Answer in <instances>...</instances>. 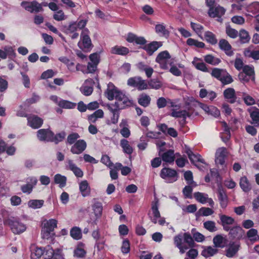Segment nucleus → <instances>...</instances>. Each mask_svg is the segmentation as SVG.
<instances>
[{"mask_svg": "<svg viewBox=\"0 0 259 259\" xmlns=\"http://www.w3.org/2000/svg\"><path fill=\"white\" fill-rule=\"evenodd\" d=\"M191 27L192 29L198 34L199 36H201L204 27L202 25L194 22H191Z\"/></svg>", "mask_w": 259, "mask_h": 259, "instance_id": "nucleus-60", "label": "nucleus"}, {"mask_svg": "<svg viewBox=\"0 0 259 259\" xmlns=\"http://www.w3.org/2000/svg\"><path fill=\"white\" fill-rule=\"evenodd\" d=\"M87 144L84 140H77L71 147L70 151L73 154H80L86 149Z\"/></svg>", "mask_w": 259, "mask_h": 259, "instance_id": "nucleus-15", "label": "nucleus"}, {"mask_svg": "<svg viewBox=\"0 0 259 259\" xmlns=\"http://www.w3.org/2000/svg\"><path fill=\"white\" fill-rule=\"evenodd\" d=\"M94 203L92 205V209L94 211V214L97 219H100L103 212V205L101 202L97 200V199H94Z\"/></svg>", "mask_w": 259, "mask_h": 259, "instance_id": "nucleus-30", "label": "nucleus"}, {"mask_svg": "<svg viewBox=\"0 0 259 259\" xmlns=\"http://www.w3.org/2000/svg\"><path fill=\"white\" fill-rule=\"evenodd\" d=\"M76 67L77 70H79L81 68L80 70L84 74L94 73L97 69V65L91 62L88 63L87 67L79 64H77Z\"/></svg>", "mask_w": 259, "mask_h": 259, "instance_id": "nucleus-25", "label": "nucleus"}, {"mask_svg": "<svg viewBox=\"0 0 259 259\" xmlns=\"http://www.w3.org/2000/svg\"><path fill=\"white\" fill-rule=\"evenodd\" d=\"M219 47L227 56H232L234 54L231 45L226 39H221L219 42Z\"/></svg>", "mask_w": 259, "mask_h": 259, "instance_id": "nucleus-22", "label": "nucleus"}, {"mask_svg": "<svg viewBox=\"0 0 259 259\" xmlns=\"http://www.w3.org/2000/svg\"><path fill=\"white\" fill-rule=\"evenodd\" d=\"M44 123V120L41 117L34 114H30L28 116L27 125L33 129H38Z\"/></svg>", "mask_w": 259, "mask_h": 259, "instance_id": "nucleus-14", "label": "nucleus"}, {"mask_svg": "<svg viewBox=\"0 0 259 259\" xmlns=\"http://www.w3.org/2000/svg\"><path fill=\"white\" fill-rule=\"evenodd\" d=\"M37 183V179L36 178H28L27 179V184L22 185L21 190L24 193L30 194Z\"/></svg>", "mask_w": 259, "mask_h": 259, "instance_id": "nucleus-19", "label": "nucleus"}, {"mask_svg": "<svg viewBox=\"0 0 259 259\" xmlns=\"http://www.w3.org/2000/svg\"><path fill=\"white\" fill-rule=\"evenodd\" d=\"M239 40L241 44L249 42L250 37L248 32L244 29H241L238 32Z\"/></svg>", "mask_w": 259, "mask_h": 259, "instance_id": "nucleus-42", "label": "nucleus"}, {"mask_svg": "<svg viewBox=\"0 0 259 259\" xmlns=\"http://www.w3.org/2000/svg\"><path fill=\"white\" fill-rule=\"evenodd\" d=\"M204 228L210 232H213L217 230L215 223L212 221H207L203 223Z\"/></svg>", "mask_w": 259, "mask_h": 259, "instance_id": "nucleus-58", "label": "nucleus"}, {"mask_svg": "<svg viewBox=\"0 0 259 259\" xmlns=\"http://www.w3.org/2000/svg\"><path fill=\"white\" fill-rule=\"evenodd\" d=\"M220 219L221 224L223 226V229L226 231H229L230 230L229 225L234 224L235 222L234 219L231 217L225 214H220Z\"/></svg>", "mask_w": 259, "mask_h": 259, "instance_id": "nucleus-23", "label": "nucleus"}, {"mask_svg": "<svg viewBox=\"0 0 259 259\" xmlns=\"http://www.w3.org/2000/svg\"><path fill=\"white\" fill-rule=\"evenodd\" d=\"M204 38L208 43L212 45H215L218 43L215 35L211 31H206L204 33Z\"/></svg>", "mask_w": 259, "mask_h": 259, "instance_id": "nucleus-47", "label": "nucleus"}, {"mask_svg": "<svg viewBox=\"0 0 259 259\" xmlns=\"http://www.w3.org/2000/svg\"><path fill=\"white\" fill-rule=\"evenodd\" d=\"M84 244L82 242H79L76 248L74 251V255L77 258H83L84 257L87 252L86 251L82 248L83 247Z\"/></svg>", "mask_w": 259, "mask_h": 259, "instance_id": "nucleus-43", "label": "nucleus"}, {"mask_svg": "<svg viewBox=\"0 0 259 259\" xmlns=\"http://www.w3.org/2000/svg\"><path fill=\"white\" fill-rule=\"evenodd\" d=\"M229 235L232 240H239L243 235L244 230L240 226H235L232 228H230Z\"/></svg>", "mask_w": 259, "mask_h": 259, "instance_id": "nucleus-24", "label": "nucleus"}, {"mask_svg": "<svg viewBox=\"0 0 259 259\" xmlns=\"http://www.w3.org/2000/svg\"><path fill=\"white\" fill-rule=\"evenodd\" d=\"M150 102L151 98L145 93L141 94L138 99V103L144 107H148L150 105Z\"/></svg>", "mask_w": 259, "mask_h": 259, "instance_id": "nucleus-41", "label": "nucleus"}, {"mask_svg": "<svg viewBox=\"0 0 259 259\" xmlns=\"http://www.w3.org/2000/svg\"><path fill=\"white\" fill-rule=\"evenodd\" d=\"M44 252L45 250L42 247L32 246L31 247V259H40Z\"/></svg>", "mask_w": 259, "mask_h": 259, "instance_id": "nucleus-37", "label": "nucleus"}, {"mask_svg": "<svg viewBox=\"0 0 259 259\" xmlns=\"http://www.w3.org/2000/svg\"><path fill=\"white\" fill-rule=\"evenodd\" d=\"M68 162V168L73 171L75 176L78 178H81L82 177L83 175V172L81 170V169L77 167L75 163H73V161L69 159L67 161Z\"/></svg>", "mask_w": 259, "mask_h": 259, "instance_id": "nucleus-35", "label": "nucleus"}, {"mask_svg": "<svg viewBox=\"0 0 259 259\" xmlns=\"http://www.w3.org/2000/svg\"><path fill=\"white\" fill-rule=\"evenodd\" d=\"M160 176L163 179H168L170 182H172L178 180V174L173 169L164 167L160 171Z\"/></svg>", "mask_w": 259, "mask_h": 259, "instance_id": "nucleus-10", "label": "nucleus"}, {"mask_svg": "<svg viewBox=\"0 0 259 259\" xmlns=\"http://www.w3.org/2000/svg\"><path fill=\"white\" fill-rule=\"evenodd\" d=\"M90 33L88 28L83 29L80 34V39L77 44L79 48L84 52H90L94 47Z\"/></svg>", "mask_w": 259, "mask_h": 259, "instance_id": "nucleus-4", "label": "nucleus"}, {"mask_svg": "<svg viewBox=\"0 0 259 259\" xmlns=\"http://www.w3.org/2000/svg\"><path fill=\"white\" fill-rule=\"evenodd\" d=\"M219 252V249L211 246H204L201 252V255L205 257L212 256Z\"/></svg>", "mask_w": 259, "mask_h": 259, "instance_id": "nucleus-36", "label": "nucleus"}, {"mask_svg": "<svg viewBox=\"0 0 259 259\" xmlns=\"http://www.w3.org/2000/svg\"><path fill=\"white\" fill-rule=\"evenodd\" d=\"M155 31L160 36L167 38L169 35V31L166 29L165 26L162 24H158L155 25Z\"/></svg>", "mask_w": 259, "mask_h": 259, "instance_id": "nucleus-44", "label": "nucleus"}, {"mask_svg": "<svg viewBox=\"0 0 259 259\" xmlns=\"http://www.w3.org/2000/svg\"><path fill=\"white\" fill-rule=\"evenodd\" d=\"M79 138L80 136L78 133L74 132L71 133L67 136L66 144L69 145L74 144Z\"/></svg>", "mask_w": 259, "mask_h": 259, "instance_id": "nucleus-52", "label": "nucleus"}, {"mask_svg": "<svg viewBox=\"0 0 259 259\" xmlns=\"http://www.w3.org/2000/svg\"><path fill=\"white\" fill-rule=\"evenodd\" d=\"M79 190L83 197L88 196L90 193V188L87 181H81L79 184Z\"/></svg>", "mask_w": 259, "mask_h": 259, "instance_id": "nucleus-46", "label": "nucleus"}, {"mask_svg": "<svg viewBox=\"0 0 259 259\" xmlns=\"http://www.w3.org/2000/svg\"><path fill=\"white\" fill-rule=\"evenodd\" d=\"M195 231L196 229L194 228L192 230V233H193V238H194L193 239H194L196 241L198 242H201L203 241L205 239L204 236L199 232H194Z\"/></svg>", "mask_w": 259, "mask_h": 259, "instance_id": "nucleus-62", "label": "nucleus"}, {"mask_svg": "<svg viewBox=\"0 0 259 259\" xmlns=\"http://www.w3.org/2000/svg\"><path fill=\"white\" fill-rule=\"evenodd\" d=\"M212 242L214 247L223 248L227 245L228 241L224 235L218 234L213 237Z\"/></svg>", "mask_w": 259, "mask_h": 259, "instance_id": "nucleus-20", "label": "nucleus"}, {"mask_svg": "<svg viewBox=\"0 0 259 259\" xmlns=\"http://www.w3.org/2000/svg\"><path fill=\"white\" fill-rule=\"evenodd\" d=\"M185 152L188 155V156L191 163L193 164L195 166H196L199 169H200V167L197 164H196V162H200L204 164L205 163L204 160L201 158V156L200 154H194L190 149V148L187 147V146H185Z\"/></svg>", "mask_w": 259, "mask_h": 259, "instance_id": "nucleus-12", "label": "nucleus"}, {"mask_svg": "<svg viewBox=\"0 0 259 259\" xmlns=\"http://www.w3.org/2000/svg\"><path fill=\"white\" fill-rule=\"evenodd\" d=\"M240 247L239 242H230L228 245V248L225 250V255L229 258L235 256Z\"/></svg>", "mask_w": 259, "mask_h": 259, "instance_id": "nucleus-18", "label": "nucleus"}, {"mask_svg": "<svg viewBox=\"0 0 259 259\" xmlns=\"http://www.w3.org/2000/svg\"><path fill=\"white\" fill-rule=\"evenodd\" d=\"M204 60L206 63L214 66L218 65L221 62L220 59L210 54L204 56Z\"/></svg>", "mask_w": 259, "mask_h": 259, "instance_id": "nucleus-48", "label": "nucleus"}, {"mask_svg": "<svg viewBox=\"0 0 259 259\" xmlns=\"http://www.w3.org/2000/svg\"><path fill=\"white\" fill-rule=\"evenodd\" d=\"M121 251L123 253L126 254L130 251V243L128 239H124L121 247Z\"/></svg>", "mask_w": 259, "mask_h": 259, "instance_id": "nucleus-63", "label": "nucleus"}, {"mask_svg": "<svg viewBox=\"0 0 259 259\" xmlns=\"http://www.w3.org/2000/svg\"><path fill=\"white\" fill-rule=\"evenodd\" d=\"M226 10L220 6L211 8L208 9V14L210 17L217 18V21L220 23L223 22L222 17L225 14Z\"/></svg>", "mask_w": 259, "mask_h": 259, "instance_id": "nucleus-11", "label": "nucleus"}, {"mask_svg": "<svg viewBox=\"0 0 259 259\" xmlns=\"http://www.w3.org/2000/svg\"><path fill=\"white\" fill-rule=\"evenodd\" d=\"M70 236L75 240H79L82 238L81 230L78 227H73L70 231Z\"/></svg>", "mask_w": 259, "mask_h": 259, "instance_id": "nucleus-49", "label": "nucleus"}, {"mask_svg": "<svg viewBox=\"0 0 259 259\" xmlns=\"http://www.w3.org/2000/svg\"><path fill=\"white\" fill-rule=\"evenodd\" d=\"M66 136V133L64 131H62L60 133L54 135L53 132V137L51 138V142H54L56 144L62 141Z\"/></svg>", "mask_w": 259, "mask_h": 259, "instance_id": "nucleus-53", "label": "nucleus"}, {"mask_svg": "<svg viewBox=\"0 0 259 259\" xmlns=\"http://www.w3.org/2000/svg\"><path fill=\"white\" fill-rule=\"evenodd\" d=\"M76 103L69 101L65 100H60L58 102V106L62 108L73 109L76 107Z\"/></svg>", "mask_w": 259, "mask_h": 259, "instance_id": "nucleus-50", "label": "nucleus"}, {"mask_svg": "<svg viewBox=\"0 0 259 259\" xmlns=\"http://www.w3.org/2000/svg\"><path fill=\"white\" fill-rule=\"evenodd\" d=\"M127 84L131 87L137 88L138 90L142 91L148 89V84L140 76L131 77L127 80Z\"/></svg>", "mask_w": 259, "mask_h": 259, "instance_id": "nucleus-9", "label": "nucleus"}, {"mask_svg": "<svg viewBox=\"0 0 259 259\" xmlns=\"http://www.w3.org/2000/svg\"><path fill=\"white\" fill-rule=\"evenodd\" d=\"M210 74L212 77L220 80L223 85L230 84L234 81L232 76L224 69L213 68Z\"/></svg>", "mask_w": 259, "mask_h": 259, "instance_id": "nucleus-5", "label": "nucleus"}, {"mask_svg": "<svg viewBox=\"0 0 259 259\" xmlns=\"http://www.w3.org/2000/svg\"><path fill=\"white\" fill-rule=\"evenodd\" d=\"M44 202L42 200H30L28 201V205L29 207L34 209L39 208L42 206Z\"/></svg>", "mask_w": 259, "mask_h": 259, "instance_id": "nucleus-57", "label": "nucleus"}, {"mask_svg": "<svg viewBox=\"0 0 259 259\" xmlns=\"http://www.w3.org/2000/svg\"><path fill=\"white\" fill-rule=\"evenodd\" d=\"M20 5L26 11H27L31 13H37L44 11L43 8H41L39 3L36 1H33L32 2L22 1Z\"/></svg>", "mask_w": 259, "mask_h": 259, "instance_id": "nucleus-8", "label": "nucleus"}, {"mask_svg": "<svg viewBox=\"0 0 259 259\" xmlns=\"http://www.w3.org/2000/svg\"><path fill=\"white\" fill-rule=\"evenodd\" d=\"M67 178L60 174H57L54 177V182L56 184H59L60 187L62 188L65 186L66 184Z\"/></svg>", "mask_w": 259, "mask_h": 259, "instance_id": "nucleus-51", "label": "nucleus"}, {"mask_svg": "<svg viewBox=\"0 0 259 259\" xmlns=\"http://www.w3.org/2000/svg\"><path fill=\"white\" fill-rule=\"evenodd\" d=\"M105 93L109 100L112 101L114 99H115L116 101L115 103L110 105L118 109H124L133 106L134 105L133 100L129 99L125 94L118 90L111 82L108 84V88Z\"/></svg>", "mask_w": 259, "mask_h": 259, "instance_id": "nucleus-1", "label": "nucleus"}, {"mask_svg": "<svg viewBox=\"0 0 259 259\" xmlns=\"http://www.w3.org/2000/svg\"><path fill=\"white\" fill-rule=\"evenodd\" d=\"M226 33L228 36L232 38H236L238 36V32L234 28H232L230 26L226 27Z\"/></svg>", "mask_w": 259, "mask_h": 259, "instance_id": "nucleus-59", "label": "nucleus"}, {"mask_svg": "<svg viewBox=\"0 0 259 259\" xmlns=\"http://www.w3.org/2000/svg\"><path fill=\"white\" fill-rule=\"evenodd\" d=\"M186 43L189 46H195L198 48H204L205 46L204 42L199 41L192 38H189L187 40Z\"/></svg>", "mask_w": 259, "mask_h": 259, "instance_id": "nucleus-54", "label": "nucleus"}, {"mask_svg": "<svg viewBox=\"0 0 259 259\" xmlns=\"http://www.w3.org/2000/svg\"><path fill=\"white\" fill-rule=\"evenodd\" d=\"M247 236L251 240H256L259 239L257 231L255 229H251L247 232Z\"/></svg>", "mask_w": 259, "mask_h": 259, "instance_id": "nucleus-61", "label": "nucleus"}, {"mask_svg": "<svg viewBox=\"0 0 259 259\" xmlns=\"http://www.w3.org/2000/svg\"><path fill=\"white\" fill-rule=\"evenodd\" d=\"M46 255L48 257H46L44 259H64L61 250L59 249L54 250L49 245L46 248Z\"/></svg>", "mask_w": 259, "mask_h": 259, "instance_id": "nucleus-16", "label": "nucleus"}, {"mask_svg": "<svg viewBox=\"0 0 259 259\" xmlns=\"http://www.w3.org/2000/svg\"><path fill=\"white\" fill-rule=\"evenodd\" d=\"M218 199L221 206L223 208H226L228 205V197L225 190L222 187L218 188Z\"/></svg>", "mask_w": 259, "mask_h": 259, "instance_id": "nucleus-27", "label": "nucleus"}, {"mask_svg": "<svg viewBox=\"0 0 259 259\" xmlns=\"http://www.w3.org/2000/svg\"><path fill=\"white\" fill-rule=\"evenodd\" d=\"M191 110V108L188 107V110H183L179 111H176L175 109L172 110V112L170 113V116L175 118H187V117H190L191 116L189 111Z\"/></svg>", "mask_w": 259, "mask_h": 259, "instance_id": "nucleus-33", "label": "nucleus"}, {"mask_svg": "<svg viewBox=\"0 0 259 259\" xmlns=\"http://www.w3.org/2000/svg\"><path fill=\"white\" fill-rule=\"evenodd\" d=\"M170 56L167 51L159 53L156 58L155 61L159 64L160 67L162 69H167V59H170Z\"/></svg>", "mask_w": 259, "mask_h": 259, "instance_id": "nucleus-13", "label": "nucleus"}, {"mask_svg": "<svg viewBox=\"0 0 259 259\" xmlns=\"http://www.w3.org/2000/svg\"><path fill=\"white\" fill-rule=\"evenodd\" d=\"M107 107L108 109L112 113V117L111 118V120L112 123L116 124L118 122V118L119 117L120 109L113 107L110 104H107Z\"/></svg>", "mask_w": 259, "mask_h": 259, "instance_id": "nucleus-38", "label": "nucleus"}, {"mask_svg": "<svg viewBox=\"0 0 259 259\" xmlns=\"http://www.w3.org/2000/svg\"><path fill=\"white\" fill-rule=\"evenodd\" d=\"M159 155L163 161L167 163H172L175 159L174 150L172 149H169L162 154L159 153Z\"/></svg>", "mask_w": 259, "mask_h": 259, "instance_id": "nucleus-34", "label": "nucleus"}, {"mask_svg": "<svg viewBox=\"0 0 259 259\" xmlns=\"http://www.w3.org/2000/svg\"><path fill=\"white\" fill-rule=\"evenodd\" d=\"M136 66L140 71L145 72L148 78L151 77L152 74L154 72V70L151 67L146 64L143 62H140L138 63Z\"/></svg>", "mask_w": 259, "mask_h": 259, "instance_id": "nucleus-26", "label": "nucleus"}, {"mask_svg": "<svg viewBox=\"0 0 259 259\" xmlns=\"http://www.w3.org/2000/svg\"><path fill=\"white\" fill-rule=\"evenodd\" d=\"M61 30L66 34L74 33L77 30L75 22H71L68 25H62L60 27Z\"/></svg>", "mask_w": 259, "mask_h": 259, "instance_id": "nucleus-40", "label": "nucleus"}, {"mask_svg": "<svg viewBox=\"0 0 259 259\" xmlns=\"http://www.w3.org/2000/svg\"><path fill=\"white\" fill-rule=\"evenodd\" d=\"M208 195L207 194H204L201 192H195L194 193V197L196 199V200L201 203H205L207 202V200L208 199Z\"/></svg>", "mask_w": 259, "mask_h": 259, "instance_id": "nucleus-56", "label": "nucleus"}, {"mask_svg": "<svg viewBox=\"0 0 259 259\" xmlns=\"http://www.w3.org/2000/svg\"><path fill=\"white\" fill-rule=\"evenodd\" d=\"M130 52L129 49L125 47L115 46L111 48L110 53L112 54L125 56Z\"/></svg>", "mask_w": 259, "mask_h": 259, "instance_id": "nucleus-32", "label": "nucleus"}, {"mask_svg": "<svg viewBox=\"0 0 259 259\" xmlns=\"http://www.w3.org/2000/svg\"><path fill=\"white\" fill-rule=\"evenodd\" d=\"M244 54L245 56L247 57L251 58L255 60H259V49L258 50L253 51L246 50Z\"/></svg>", "mask_w": 259, "mask_h": 259, "instance_id": "nucleus-55", "label": "nucleus"}, {"mask_svg": "<svg viewBox=\"0 0 259 259\" xmlns=\"http://www.w3.org/2000/svg\"><path fill=\"white\" fill-rule=\"evenodd\" d=\"M248 109L250 117L252 120V124H254L255 126H259V109L256 107Z\"/></svg>", "mask_w": 259, "mask_h": 259, "instance_id": "nucleus-39", "label": "nucleus"}, {"mask_svg": "<svg viewBox=\"0 0 259 259\" xmlns=\"http://www.w3.org/2000/svg\"><path fill=\"white\" fill-rule=\"evenodd\" d=\"M6 223L15 234L22 233L26 229V226L16 219H8Z\"/></svg>", "mask_w": 259, "mask_h": 259, "instance_id": "nucleus-7", "label": "nucleus"}, {"mask_svg": "<svg viewBox=\"0 0 259 259\" xmlns=\"http://www.w3.org/2000/svg\"><path fill=\"white\" fill-rule=\"evenodd\" d=\"M224 98L227 99L229 103H234L237 99L235 90L232 88H229L226 89L223 93Z\"/></svg>", "mask_w": 259, "mask_h": 259, "instance_id": "nucleus-28", "label": "nucleus"}, {"mask_svg": "<svg viewBox=\"0 0 259 259\" xmlns=\"http://www.w3.org/2000/svg\"><path fill=\"white\" fill-rule=\"evenodd\" d=\"M192 63L197 70L204 72H209L206 65L202 61L201 59L194 57Z\"/></svg>", "mask_w": 259, "mask_h": 259, "instance_id": "nucleus-31", "label": "nucleus"}, {"mask_svg": "<svg viewBox=\"0 0 259 259\" xmlns=\"http://www.w3.org/2000/svg\"><path fill=\"white\" fill-rule=\"evenodd\" d=\"M239 186L242 190L248 193L252 189V185L246 176L241 177L239 181Z\"/></svg>", "mask_w": 259, "mask_h": 259, "instance_id": "nucleus-29", "label": "nucleus"}, {"mask_svg": "<svg viewBox=\"0 0 259 259\" xmlns=\"http://www.w3.org/2000/svg\"><path fill=\"white\" fill-rule=\"evenodd\" d=\"M158 206L159 203L158 200L153 202L152 203L151 209L153 217H152L149 212L148 213V215L150 220L155 224L157 223V219L160 218V213L158 210Z\"/></svg>", "mask_w": 259, "mask_h": 259, "instance_id": "nucleus-21", "label": "nucleus"}, {"mask_svg": "<svg viewBox=\"0 0 259 259\" xmlns=\"http://www.w3.org/2000/svg\"><path fill=\"white\" fill-rule=\"evenodd\" d=\"M174 243L180 249L181 253H184L189 248L194 247L195 244L193 238L189 232L183 235L179 234L174 237Z\"/></svg>", "mask_w": 259, "mask_h": 259, "instance_id": "nucleus-3", "label": "nucleus"}, {"mask_svg": "<svg viewBox=\"0 0 259 259\" xmlns=\"http://www.w3.org/2000/svg\"><path fill=\"white\" fill-rule=\"evenodd\" d=\"M126 40L130 43L135 42L138 45H144V46L141 48L146 51L149 56L152 55L153 53L162 45V42L156 41H152L146 45L147 40L144 37L138 36L131 32L127 34Z\"/></svg>", "mask_w": 259, "mask_h": 259, "instance_id": "nucleus-2", "label": "nucleus"}, {"mask_svg": "<svg viewBox=\"0 0 259 259\" xmlns=\"http://www.w3.org/2000/svg\"><path fill=\"white\" fill-rule=\"evenodd\" d=\"M89 59L91 61V63H93L97 66L100 61V55L97 53L91 54L89 56Z\"/></svg>", "mask_w": 259, "mask_h": 259, "instance_id": "nucleus-64", "label": "nucleus"}, {"mask_svg": "<svg viewBox=\"0 0 259 259\" xmlns=\"http://www.w3.org/2000/svg\"><path fill=\"white\" fill-rule=\"evenodd\" d=\"M120 144L124 153L131 155L133 152V148L130 145L129 142L125 139L120 140Z\"/></svg>", "mask_w": 259, "mask_h": 259, "instance_id": "nucleus-45", "label": "nucleus"}, {"mask_svg": "<svg viewBox=\"0 0 259 259\" xmlns=\"http://www.w3.org/2000/svg\"><path fill=\"white\" fill-rule=\"evenodd\" d=\"M57 221L50 219L44 224L41 230V235L43 239H49L55 235L54 229L57 227Z\"/></svg>", "mask_w": 259, "mask_h": 259, "instance_id": "nucleus-6", "label": "nucleus"}, {"mask_svg": "<svg viewBox=\"0 0 259 259\" xmlns=\"http://www.w3.org/2000/svg\"><path fill=\"white\" fill-rule=\"evenodd\" d=\"M36 136L40 141L51 142L53 132L49 128L40 129L37 131Z\"/></svg>", "mask_w": 259, "mask_h": 259, "instance_id": "nucleus-17", "label": "nucleus"}]
</instances>
